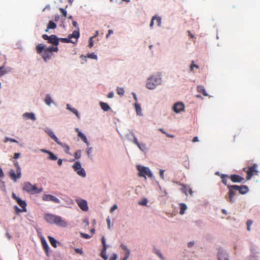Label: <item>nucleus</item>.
Instances as JSON below:
<instances>
[{"label":"nucleus","instance_id":"nucleus-43","mask_svg":"<svg viewBox=\"0 0 260 260\" xmlns=\"http://www.w3.org/2000/svg\"><path fill=\"white\" fill-rule=\"evenodd\" d=\"M154 250H155V251H154L155 253L156 254H157L160 259H161L162 260H165V258H164L163 255H162V254L161 253L160 251L159 250L155 249Z\"/></svg>","mask_w":260,"mask_h":260},{"label":"nucleus","instance_id":"nucleus-5","mask_svg":"<svg viewBox=\"0 0 260 260\" xmlns=\"http://www.w3.org/2000/svg\"><path fill=\"white\" fill-rule=\"evenodd\" d=\"M14 164L16 167V174L14 170L11 169L9 172V176L14 182H16L17 179L21 177V169L17 161H14Z\"/></svg>","mask_w":260,"mask_h":260},{"label":"nucleus","instance_id":"nucleus-10","mask_svg":"<svg viewBox=\"0 0 260 260\" xmlns=\"http://www.w3.org/2000/svg\"><path fill=\"white\" fill-rule=\"evenodd\" d=\"M13 197L16 200L18 204L22 208V210H21L16 208V211H26V204L25 202L21 200L19 197H17L14 193H13Z\"/></svg>","mask_w":260,"mask_h":260},{"label":"nucleus","instance_id":"nucleus-54","mask_svg":"<svg viewBox=\"0 0 260 260\" xmlns=\"http://www.w3.org/2000/svg\"><path fill=\"white\" fill-rule=\"evenodd\" d=\"M92 148L91 147H88L86 150L87 154L88 156H90V153L92 151Z\"/></svg>","mask_w":260,"mask_h":260},{"label":"nucleus","instance_id":"nucleus-42","mask_svg":"<svg viewBox=\"0 0 260 260\" xmlns=\"http://www.w3.org/2000/svg\"><path fill=\"white\" fill-rule=\"evenodd\" d=\"M194 68H195L197 69H198L199 67L198 65L194 64V61H192L191 64H190V69L191 72H194V70H193Z\"/></svg>","mask_w":260,"mask_h":260},{"label":"nucleus","instance_id":"nucleus-34","mask_svg":"<svg viewBox=\"0 0 260 260\" xmlns=\"http://www.w3.org/2000/svg\"><path fill=\"white\" fill-rule=\"evenodd\" d=\"M135 107L137 115H142V110L141 106L138 103H135Z\"/></svg>","mask_w":260,"mask_h":260},{"label":"nucleus","instance_id":"nucleus-47","mask_svg":"<svg viewBox=\"0 0 260 260\" xmlns=\"http://www.w3.org/2000/svg\"><path fill=\"white\" fill-rule=\"evenodd\" d=\"M88 57L90 58L91 59H97V56L93 53H89L87 55Z\"/></svg>","mask_w":260,"mask_h":260},{"label":"nucleus","instance_id":"nucleus-28","mask_svg":"<svg viewBox=\"0 0 260 260\" xmlns=\"http://www.w3.org/2000/svg\"><path fill=\"white\" fill-rule=\"evenodd\" d=\"M197 91L198 92L202 93L204 96L208 95L204 87L202 85H199L197 86Z\"/></svg>","mask_w":260,"mask_h":260},{"label":"nucleus","instance_id":"nucleus-9","mask_svg":"<svg viewBox=\"0 0 260 260\" xmlns=\"http://www.w3.org/2000/svg\"><path fill=\"white\" fill-rule=\"evenodd\" d=\"M233 187H234V185H228V188H229V192L227 200L232 203L234 201L235 197L237 196V191H238L236 189L233 188Z\"/></svg>","mask_w":260,"mask_h":260},{"label":"nucleus","instance_id":"nucleus-53","mask_svg":"<svg viewBox=\"0 0 260 260\" xmlns=\"http://www.w3.org/2000/svg\"><path fill=\"white\" fill-rule=\"evenodd\" d=\"M94 37H92L90 38L89 41V47L90 48L92 47L93 45V41L92 40L93 38Z\"/></svg>","mask_w":260,"mask_h":260},{"label":"nucleus","instance_id":"nucleus-20","mask_svg":"<svg viewBox=\"0 0 260 260\" xmlns=\"http://www.w3.org/2000/svg\"><path fill=\"white\" fill-rule=\"evenodd\" d=\"M230 179L234 183L241 182L244 180V178L242 177L239 175L235 174L231 175L230 176Z\"/></svg>","mask_w":260,"mask_h":260},{"label":"nucleus","instance_id":"nucleus-8","mask_svg":"<svg viewBox=\"0 0 260 260\" xmlns=\"http://www.w3.org/2000/svg\"><path fill=\"white\" fill-rule=\"evenodd\" d=\"M72 167L79 176L82 177H85L86 176V172L84 169L82 168L81 165L79 161H76L73 165Z\"/></svg>","mask_w":260,"mask_h":260},{"label":"nucleus","instance_id":"nucleus-6","mask_svg":"<svg viewBox=\"0 0 260 260\" xmlns=\"http://www.w3.org/2000/svg\"><path fill=\"white\" fill-rule=\"evenodd\" d=\"M257 165L254 164L251 167H248L247 169L245 168L243 169V171L246 172L247 173L246 179L249 180L254 175H257V171L256 170Z\"/></svg>","mask_w":260,"mask_h":260},{"label":"nucleus","instance_id":"nucleus-24","mask_svg":"<svg viewBox=\"0 0 260 260\" xmlns=\"http://www.w3.org/2000/svg\"><path fill=\"white\" fill-rule=\"evenodd\" d=\"M80 33L79 30H74L72 34H70L68 36L70 40H72L73 38L76 39L75 42L77 41V39L79 37Z\"/></svg>","mask_w":260,"mask_h":260},{"label":"nucleus","instance_id":"nucleus-1","mask_svg":"<svg viewBox=\"0 0 260 260\" xmlns=\"http://www.w3.org/2000/svg\"><path fill=\"white\" fill-rule=\"evenodd\" d=\"M36 52L38 54H41L44 61H47L51 56L52 52H57L58 48L57 47H46L43 44H39L36 46Z\"/></svg>","mask_w":260,"mask_h":260},{"label":"nucleus","instance_id":"nucleus-46","mask_svg":"<svg viewBox=\"0 0 260 260\" xmlns=\"http://www.w3.org/2000/svg\"><path fill=\"white\" fill-rule=\"evenodd\" d=\"M252 223V221L251 220H248L246 222L247 229L248 231H250V226Z\"/></svg>","mask_w":260,"mask_h":260},{"label":"nucleus","instance_id":"nucleus-48","mask_svg":"<svg viewBox=\"0 0 260 260\" xmlns=\"http://www.w3.org/2000/svg\"><path fill=\"white\" fill-rule=\"evenodd\" d=\"M59 11L62 14V15L64 17H66L67 16V11L63 8H59Z\"/></svg>","mask_w":260,"mask_h":260},{"label":"nucleus","instance_id":"nucleus-25","mask_svg":"<svg viewBox=\"0 0 260 260\" xmlns=\"http://www.w3.org/2000/svg\"><path fill=\"white\" fill-rule=\"evenodd\" d=\"M11 71L10 68H6L4 66L0 67V77Z\"/></svg>","mask_w":260,"mask_h":260},{"label":"nucleus","instance_id":"nucleus-39","mask_svg":"<svg viewBox=\"0 0 260 260\" xmlns=\"http://www.w3.org/2000/svg\"><path fill=\"white\" fill-rule=\"evenodd\" d=\"M48 159L52 160H56L57 159V157L52 152H49L48 154Z\"/></svg>","mask_w":260,"mask_h":260},{"label":"nucleus","instance_id":"nucleus-60","mask_svg":"<svg viewBox=\"0 0 260 260\" xmlns=\"http://www.w3.org/2000/svg\"><path fill=\"white\" fill-rule=\"evenodd\" d=\"M117 209V206L116 205H114L113 207L111 208L110 211H114V210Z\"/></svg>","mask_w":260,"mask_h":260},{"label":"nucleus","instance_id":"nucleus-41","mask_svg":"<svg viewBox=\"0 0 260 260\" xmlns=\"http://www.w3.org/2000/svg\"><path fill=\"white\" fill-rule=\"evenodd\" d=\"M117 93L120 95L123 96L124 94V90L123 88L118 87L117 88Z\"/></svg>","mask_w":260,"mask_h":260},{"label":"nucleus","instance_id":"nucleus-36","mask_svg":"<svg viewBox=\"0 0 260 260\" xmlns=\"http://www.w3.org/2000/svg\"><path fill=\"white\" fill-rule=\"evenodd\" d=\"M48 29H54L56 27V24L52 21H49L48 24Z\"/></svg>","mask_w":260,"mask_h":260},{"label":"nucleus","instance_id":"nucleus-62","mask_svg":"<svg viewBox=\"0 0 260 260\" xmlns=\"http://www.w3.org/2000/svg\"><path fill=\"white\" fill-rule=\"evenodd\" d=\"M20 156V153H15L14 154V158L17 159Z\"/></svg>","mask_w":260,"mask_h":260},{"label":"nucleus","instance_id":"nucleus-11","mask_svg":"<svg viewBox=\"0 0 260 260\" xmlns=\"http://www.w3.org/2000/svg\"><path fill=\"white\" fill-rule=\"evenodd\" d=\"M233 188L236 189L239 193L241 194H246L249 191V188L246 185L238 186L234 185V187H233Z\"/></svg>","mask_w":260,"mask_h":260},{"label":"nucleus","instance_id":"nucleus-59","mask_svg":"<svg viewBox=\"0 0 260 260\" xmlns=\"http://www.w3.org/2000/svg\"><path fill=\"white\" fill-rule=\"evenodd\" d=\"M113 96H114V92L113 91H111V92L109 93L107 97L108 98L111 99V98H113Z\"/></svg>","mask_w":260,"mask_h":260},{"label":"nucleus","instance_id":"nucleus-61","mask_svg":"<svg viewBox=\"0 0 260 260\" xmlns=\"http://www.w3.org/2000/svg\"><path fill=\"white\" fill-rule=\"evenodd\" d=\"M113 30H112L109 29V30H108V34L106 35V38H108L109 37V36H110V35H111V34H113Z\"/></svg>","mask_w":260,"mask_h":260},{"label":"nucleus","instance_id":"nucleus-12","mask_svg":"<svg viewBox=\"0 0 260 260\" xmlns=\"http://www.w3.org/2000/svg\"><path fill=\"white\" fill-rule=\"evenodd\" d=\"M43 200L46 201H51L55 203H59V200L58 199L51 194H45L43 197Z\"/></svg>","mask_w":260,"mask_h":260},{"label":"nucleus","instance_id":"nucleus-27","mask_svg":"<svg viewBox=\"0 0 260 260\" xmlns=\"http://www.w3.org/2000/svg\"><path fill=\"white\" fill-rule=\"evenodd\" d=\"M48 239L49 240V241L50 243V244L54 248L57 247V244L59 243L58 242H57L54 238L48 236Z\"/></svg>","mask_w":260,"mask_h":260},{"label":"nucleus","instance_id":"nucleus-35","mask_svg":"<svg viewBox=\"0 0 260 260\" xmlns=\"http://www.w3.org/2000/svg\"><path fill=\"white\" fill-rule=\"evenodd\" d=\"M45 102L48 106H50V104L53 102L49 94H47L46 95V98L45 99Z\"/></svg>","mask_w":260,"mask_h":260},{"label":"nucleus","instance_id":"nucleus-4","mask_svg":"<svg viewBox=\"0 0 260 260\" xmlns=\"http://www.w3.org/2000/svg\"><path fill=\"white\" fill-rule=\"evenodd\" d=\"M23 190L30 194L39 193L42 191V188H38L36 185H32L28 182L23 183Z\"/></svg>","mask_w":260,"mask_h":260},{"label":"nucleus","instance_id":"nucleus-58","mask_svg":"<svg viewBox=\"0 0 260 260\" xmlns=\"http://www.w3.org/2000/svg\"><path fill=\"white\" fill-rule=\"evenodd\" d=\"M117 254H114L109 259V260H116L117 259Z\"/></svg>","mask_w":260,"mask_h":260},{"label":"nucleus","instance_id":"nucleus-2","mask_svg":"<svg viewBox=\"0 0 260 260\" xmlns=\"http://www.w3.org/2000/svg\"><path fill=\"white\" fill-rule=\"evenodd\" d=\"M45 220L51 224H55L57 226L65 228L67 225L66 221L60 216L52 214H46L44 216Z\"/></svg>","mask_w":260,"mask_h":260},{"label":"nucleus","instance_id":"nucleus-21","mask_svg":"<svg viewBox=\"0 0 260 260\" xmlns=\"http://www.w3.org/2000/svg\"><path fill=\"white\" fill-rule=\"evenodd\" d=\"M218 260H229L228 254L223 250H219L218 254Z\"/></svg>","mask_w":260,"mask_h":260},{"label":"nucleus","instance_id":"nucleus-13","mask_svg":"<svg viewBox=\"0 0 260 260\" xmlns=\"http://www.w3.org/2000/svg\"><path fill=\"white\" fill-rule=\"evenodd\" d=\"M102 242L103 244V248L101 253V256L105 259L107 260L108 259V257L106 255V251L107 248V246L106 244V241L104 237H103L102 238Z\"/></svg>","mask_w":260,"mask_h":260},{"label":"nucleus","instance_id":"nucleus-16","mask_svg":"<svg viewBox=\"0 0 260 260\" xmlns=\"http://www.w3.org/2000/svg\"><path fill=\"white\" fill-rule=\"evenodd\" d=\"M45 131L56 143H57L58 144H61V142L59 141V140L58 139V138L56 137L51 129L47 128L45 130Z\"/></svg>","mask_w":260,"mask_h":260},{"label":"nucleus","instance_id":"nucleus-51","mask_svg":"<svg viewBox=\"0 0 260 260\" xmlns=\"http://www.w3.org/2000/svg\"><path fill=\"white\" fill-rule=\"evenodd\" d=\"M138 147L140 150L143 151L146 149V145L144 144H140V145H138Z\"/></svg>","mask_w":260,"mask_h":260},{"label":"nucleus","instance_id":"nucleus-30","mask_svg":"<svg viewBox=\"0 0 260 260\" xmlns=\"http://www.w3.org/2000/svg\"><path fill=\"white\" fill-rule=\"evenodd\" d=\"M78 136L81 139V140L85 142L87 146L89 145V142L87 141V139L86 136L82 133L81 132H78Z\"/></svg>","mask_w":260,"mask_h":260},{"label":"nucleus","instance_id":"nucleus-18","mask_svg":"<svg viewBox=\"0 0 260 260\" xmlns=\"http://www.w3.org/2000/svg\"><path fill=\"white\" fill-rule=\"evenodd\" d=\"M59 38H58L55 35H52L50 36H49V40L48 41V43L52 44L53 45H55V47H57V46L59 44Z\"/></svg>","mask_w":260,"mask_h":260},{"label":"nucleus","instance_id":"nucleus-15","mask_svg":"<svg viewBox=\"0 0 260 260\" xmlns=\"http://www.w3.org/2000/svg\"><path fill=\"white\" fill-rule=\"evenodd\" d=\"M45 131L56 143H57L58 144H61V142L59 141V140L58 139V138L56 137L51 129L47 128L45 130Z\"/></svg>","mask_w":260,"mask_h":260},{"label":"nucleus","instance_id":"nucleus-31","mask_svg":"<svg viewBox=\"0 0 260 260\" xmlns=\"http://www.w3.org/2000/svg\"><path fill=\"white\" fill-rule=\"evenodd\" d=\"M100 105L101 106V108L104 111H108L110 109V106L107 103L101 102L100 103Z\"/></svg>","mask_w":260,"mask_h":260},{"label":"nucleus","instance_id":"nucleus-64","mask_svg":"<svg viewBox=\"0 0 260 260\" xmlns=\"http://www.w3.org/2000/svg\"><path fill=\"white\" fill-rule=\"evenodd\" d=\"M134 142L138 146V145H140V143H139V142L138 141V140L137 139V138L135 137L134 138Z\"/></svg>","mask_w":260,"mask_h":260},{"label":"nucleus","instance_id":"nucleus-29","mask_svg":"<svg viewBox=\"0 0 260 260\" xmlns=\"http://www.w3.org/2000/svg\"><path fill=\"white\" fill-rule=\"evenodd\" d=\"M220 178L222 180V182L225 185L228 186L229 185L228 184V179L230 178V176L226 174H221L220 175Z\"/></svg>","mask_w":260,"mask_h":260},{"label":"nucleus","instance_id":"nucleus-57","mask_svg":"<svg viewBox=\"0 0 260 260\" xmlns=\"http://www.w3.org/2000/svg\"><path fill=\"white\" fill-rule=\"evenodd\" d=\"M75 251L76 253H79L80 254H82V253H83V251H82V249H80L79 248H76L75 249Z\"/></svg>","mask_w":260,"mask_h":260},{"label":"nucleus","instance_id":"nucleus-19","mask_svg":"<svg viewBox=\"0 0 260 260\" xmlns=\"http://www.w3.org/2000/svg\"><path fill=\"white\" fill-rule=\"evenodd\" d=\"M184 109V105L182 103H177L174 104L173 106V110L176 113H179L183 110Z\"/></svg>","mask_w":260,"mask_h":260},{"label":"nucleus","instance_id":"nucleus-38","mask_svg":"<svg viewBox=\"0 0 260 260\" xmlns=\"http://www.w3.org/2000/svg\"><path fill=\"white\" fill-rule=\"evenodd\" d=\"M189 187L187 185H182V187L181 189L182 191L186 196L188 195L187 191H188Z\"/></svg>","mask_w":260,"mask_h":260},{"label":"nucleus","instance_id":"nucleus-55","mask_svg":"<svg viewBox=\"0 0 260 260\" xmlns=\"http://www.w3.org/2000/svg\"><path fill=\"white\" fill-rule=\"evenodd\" d=\"M42 38L45 40H47L48 41L49 40V36H48L46 34H44L42 35Z\"/></svg>","mask_w":260,"mask_h":260},{"label":"nucleus","instance_id":"nucleus-50","mask_svg":"<svg viewBox=\"0 0 260 260\" xmlns=\"http://www.w3.org/2000/svg\"><path fill=\"white\" fill-rule=\"evenodd\" d=\"M7 141H10L11 142H14V143H18L16 140L11 138H6V142H7Z\"/></svg>","mask_w":260,"mask_h":260},{"label":"nucleus","instance_id":"nucleus-49","mask_svg":"<svg viewBox=\"0 0 260 260\" xmlns=\"http://www.w3.org/2000/svg\"><path fill=\"white\" fill-rule=\"evenodd\" d=\"M80 235H81V237H82V238H83L84 239H89L91 237L90 236L88 235L87 234H85V233H81L80 234Z\"/></svg>","mask_w":260,"mask_h":260},{"label":"nucleus","instance_id":"nucleus-3","mask_svg":"<svg viewBox=\"0 0 260 260\" xmlns=\"http://www.w3.org/2000/svg\"><path fill=\"white\" fill-rule=\"evenodd\" d=\"M161 83V78L160 75H156L148 78L146 82V87L149 89H154L157 86Z\"/></svg>","mask_w":260,"mask_h":260},{"label":"nucleus","instance_id":"nucleus-33","mask_svg":"<svg viewBox=\"0 0 260 260\" xmlns=\"http://www.w3.org/2000/svg\"><path fill=\"white\" fill-rule=\"evenodd\" d=\"M4 173L2 169V168L0 167V179L4 178ZM5 187V183L4 182L0 179V188H3Z\"/></svg>","mask_w":260,"mask_h":260},{"label":"nucleus","instance_id":"nucleus-37","mask_svg":"<svg viewBox=\"0 0 260 260\" xmlns=\"http://www.w3.org/2000/svg\"><path fill=\"white\" fill-rule=\"evenodd\" d=\"M59 145L64 148V151L66 153L70 154V152H69L70 147L68 145H67L66 144H63L61 142V144H59Z\"/></svg>","mask_w":260,"mask_h":260},{"label":"nucleus","instance_id":"nucleus-23","mask_svg":"<svg viewBox=\"0 0 260 260\" xmlns=\"http://www.w3.org/2000/svg\"><path fill=\"white\" fill-rule=\"evenodd\" d=\"M23 117L26 119H29L32 121H35L36 118L35 115L32 113H25L22 115Z\"/></svg>","mask_w":260,"mask_h":260},{"label":"nucleus","instance_id":"nucleus-40","mask_svg":"<svg viewBox=\"0 0 260 260\" xmlns=\"http://www.w3.org/2000/svg\"><path fill=\"white\" fill-rule=\"evenodd\" d=\"M59 40L62 43H75V42L73 41L72 40H70V39L68 38H60L59 39Z\"/></svg>","mask_w":260,"mask_h":260},{"label":"nucleus","instance_id":"nucleus-14","mask_svg":"<svg viewBox=\"0 0 260 260\" xmlns=\"http://www.w3.org/2000/svg\"><path fill=\"white\" fill-rule=\"evenodd\" d=\"M77 203L80 209L83 211H87L88 210V206L87 202L84 200H77Z\"/></svg>","mask_w":260,"mask_h":260},{"label":"nucleus","instance_id":"nucleus-32","mask_svg":"<svg viewBox=\"0 0 260 260\" xmlns=\"http://www.w3.org/2000/svg\"><path fill=\"white\" fill-rule=\"evenodd\" d=\"M67 109L69 110L70 111L74 113L78 118H79V113L76 109H75V108H71L69 104H67Z\"/></svg>","mask_w":260,"mask_h":260},{"label":"nucleus","instance_id":"nucleus-45","mask_svg":"<svg viewBox=\"0 0 260 260\" xmlns=\"http://www.w3.org/2000/svg\"><path fill=\"white\" fill-rule=\"evenodd\" d=\"M81 151L80 150H77L75 152L74 156L75 158L79 159L81 157Z\"/></svg>","mask_w":260,"mask_h":260},{"label":"nucleus","instance_id":"nucleus-44","mask_svg":"<svg viewBox=\"0 0 260 260\" xmlns=\"http://www.w3.org/2000/svg\"><path fill=\"white\" fill-rule=\"evenodd\" d=\"M179 206L180 211H185L187 209V206L184 203H181Z\"/></svg>","mask_w":260,"mask_h":260},{"label":"nucleus","instance_id":"nucleus-26","mask_svg":"<svg viewBox=\"0 0 260 260\" xmlns=\"http://www.w3.org/2000/svg\"><path fill=\"white\" fill-rule=\"evenodd\" d=\"M41 243H42V246H43L44 249L45 250L46 254H47V256H48L49 255V247L48 246L47 243L44 239L41 240Z\"/></svg>","mask_w":260,"mask_h":260},{"label":"nucleus","instance_id":"nucleus-63","mask_svg":"<svg viewBox=\"0 0 260 260\" xmlns=\"http://www.w3.org/2000/svg\"><path fill=\"white\" fill-rule=\"evenodd\" d=\"M192 141L193 143H195V142H198L199 141L198 137H194L193 138Z\"/></svg>","mask_w":260,"mask_h":260},{"label":"nucleus","instance_id":"nucleus-52","mask_svg":"<svg viewBox=\"0 0 260 260\" xmlns=\"http://www.w3.org/2000/svg\"><path fill=\"white\" fill-rule=\"evenodd\" d=\"M147 203V200L146 199H143L141 202H139V204L141 205H146Z\"/></svg>","mask_w":260,"mask_h":260},{"label":"nucleus","instance_id":"nucleus-17","mask_svg":"<svg viewBox=\"0 0 260 260\" xmlns=\"http://www.w3.org/2000/svg\"><path fill=\"white\" fill-rule=\"evenodd\" d=\"M45 131L56 143H57L58 144H61V142L59 141V140L58 139V138L56 137L51 129L47 128L45 130Z\"/></svg>","mask_w":260,"mask_h":260},{"label":"nucleus","instance_id":"nucleus-22","mask_svg":"<svg viewBox=\"0 0 260 260\" xmlns=\"http://www.w3.org/2000/svg\"><path fill=\"white\" fill-rule=\"evenodd\" d=\"M154 21H156V23H157L158 26H160V24H161V18H160V17H156V16H154V17H152V18L151 19V22H150V26L151 27H152L153 26Z\"/></svg>","mask_w":260,"mask_h":260},{"label":"nucleus","instance_id":"nucleus-7","mask_svg":"<svg viewBox=\"0 0 260 260\" xmlns=\"http://www.w3.org/2000/svg\"><path fill=\"white\" fill-rule=\"evenodd\" d=\"M137 169L139 172V176L140 177H146V176L150 178L152 177V174L148 168L138 166Z\"/></svg>","mask_w":260,"mask_h":260},{"label":"nucleus","instance_id":"nucleus-56","mask_svg":"<svg viewBox=\"0 0 260 260\" xmlns=\"http://www.w3.org/2000/svg\"><path fill=\"white\" fill-rule=\"evenodd\" d=\"M164 172L165 171L164 170H161L160 171V178L162 179H164Z\"/></svg>","mask_w":260,"mask_h":260}]
</instances>
